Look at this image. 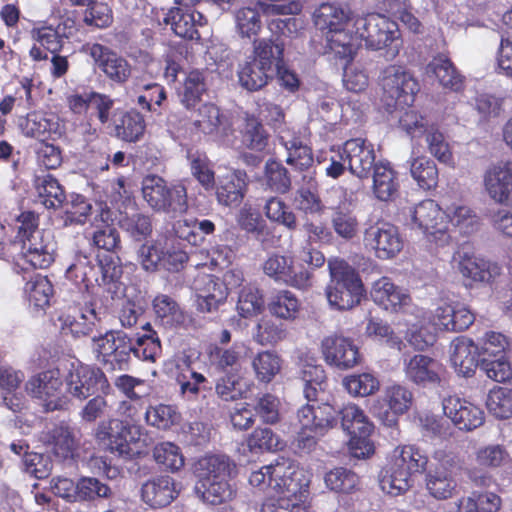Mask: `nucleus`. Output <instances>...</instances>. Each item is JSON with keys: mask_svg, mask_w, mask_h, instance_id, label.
I'll return each instance as SVG.
<instances>
[{"mask_svg": "<svg viewBox=\"0 0 512 512\" xmlns=\"http://www.w3.org/2000/svg\"><path fill=\"white\" fill-rule=\"evenodd\" d=\"M141 328L146 332L127 333L123 330H107L92 336L97 359L112 370L126 371L132 358L155 362L161 353L160 340L149 323Z\"/></svg>", "mask_w": 512, "mask_h": 512, "instance_id": "nucleus-1", "label": "nucleus"}, {"mask_svg": "<svg viewBox=\"0 0 512 512\" xmlns=\"http://www.w3.org/2000/svg\"><path fill=\"white\" fill-rule=\"evenodd\" d=\"M427 455L414 445L397 447L390 466L382 473L379 484L383 492L398 496L412 485V475L422 473L427 466Z\"/></svg>", "mask_w": 512, "mask_h": 512, "instance_id": "nucleus-2", "label": "nucleus"}, {"mask_svg": "<svg viewBox=\"0 0 512 512\" xmlns=\"http://www.w3.org/2000/svg\"><path fill=\"white\" fill-rule=\"evenodd\" d=\"M331 282L326 288L329 305L337 310H349L358 305L363 296V284L356 273L344 260H328Z\"/></svg>", "mask_w": 512, "mask_h": 512, "instance_id": "nucleus-3", "label": "nucleus"}, {"mask_svg": "<svg viewBox=\"0 0 512 512\" xmlns=\"http://www.w3.org/2000/svg\"><path fill=\"white\" fill-rule=\"evenodd\" d=\"M337 424V411L330 404H307L297 411L295 445L303 452L312 451L318 440Z\"/></svg>", "mask_w": 512, "mask_h": 512, "instance_id": "nucleus-4", "label": "nucleus"}, {"mask_svg": "<svg viewBox=\"0 0 512 512\" xmlns=\"http://www.w3.org/2000/svg\"><path fill=\"white\" fill-rule=\"evenodd\" d=\"M353 28L366 46L372 50L387 48L386 58H395L400 50L402 41L398 24L381 14H368L353 21Z\"/></svg>", "mask_w": 512, "mask_h": 512, "instance_id": "nucleus-5", "label": "nucleus"}, {"mask_svg": "<svg viewBox=\"0 0 512 512\" xmlns=\"http://www.w3.org/2000/svg\"><path fill=\"white\" fill-rule=\"evenodd\" d=\"M141 190L143 199L155 212L177 217L188 210L187 189L181 183L169 186L162 177L147 175Z\"/></svg>", "mask_w": 512, "mask_h": 512, "instance_id": "nucleus-6", "label": "nucleus"}, {"mask_svg": "<svg viewBox=\"0 0 512 512\" xmlns=\"http://www.w3.org/2000/svg\"><path fill=\"white\" fill-rule=\"evenodd\" d=\"M380 83L383 89L382 101L388 112L402 110L414 102L415 94L419 90L417 81L403 67L389 65L380 75Z\"/></svg>", "mask_w": 512, "mask_h": 512, "instance_id": "nucleus-7", "label": "nucleus"}, {"mask_svg": "<svg viewBox=\"0 0 512 512\" xmlns=\"http://www.w3.org/2000/svg\"><path fill=\"white\" fill-rule=\"evenodd\" d=\"M17 238L21 241V256L34 268H46L52 261L51 246L44 243L43 232L38 229V217L33 212L22 213Z\"/></svg>", "mask_w": 512, "mask_h": 512, "instance_id": "nucleus-8", "label": "nucleus"}, {"mask_svg": "<svg viewBox=\"0 0 512 512\" xmlns=\"http://www.w3.org/2000/svg\"><path fill=\"white\" fill-rule=\"evenodd\" d=\"M337 415L341 416V426L350 436L349 447L356 458H366L374 452L370 436L374 425L365 412L356 404L345 405Z\"/></svg>", "mask_w": 512, "mask_h": 512, "instance_id": "nucleus-9", "label": "nucleus"}, {"mask_svg": "<svg viewBox=\"0 0 512 512\" xmlns=\"http://www.w3.org/2000/svg\"><path fill=\"white\" fill-rule=\"evenodd\" d=\"M91 244L104 251L97 255L98 267L104 284L117 281L122 275L121 260L118 252L121 240L118 230L111 225L97 228L90 237Z\"/></svg>", "mask_w": 512, "mask_h": 512, "instance_id": "nucleus-10", "label": "nucleus"}, {"mask_svg": "<svg viewBox=\"0 0 512 512\" xmlns=\"http://www.w3.org/2000/svg\"><path fill=\"white\" fill-rule=\"evenodd\" d=\"M406 216L410 219L413 228L422 230L430 239L439 246H445L450 241L444 222V211L432 199H426L416 205L405 209Z\"/></svg>", "mask_w": 512, "mask_h": 512, "instance_id": "nucleus-11", "label": "nucleus"}, {"mask_svg": "<svg viewBox=\"0 0 512 512\" xmlns=\"http://www.w3.org/2000/svg\"><path fill=\"white\" fill-rule=\"evenodd\" d=\"M65 383L67 392L80 401L98 392L105 393L109 388V382L100 368L82 363L71 364Z\"/></svg>", "mask_w": 512, "mask_h": 512, "instance_id": "nucleus-12", "label": "nucleus"}, {"mask_svg": "<svg viewBox=\"0 0 512 512\" xmlns=\"http://www.w3.org/2000/svg\"><path fill=\"white\" fill-rule=\"evenodd\" d=\"M265 275L276 282L286 284L300 290H306L312 286V270L295 266L293 260L284 255L273 253L262 264Z\"/></svg>", "mask_w": 512, "mask_h": 512, "instance_id": "nucleus-13", "label": "nucleus"}, {"mask_svg": "<svg viewBox=\"0 0 512 512\" xmlns=\"http://www.w3.org/2000/svg\"><path fill=\"white\" fill-rule=\"evenodd\" d=\"M63 382L58 369H50L32 376L25 384L28 394L42 402L46 412L61 409L65 400Z\"/></svg>", "mask_w": 512, "mask_h": 512, "instance_id": "nucleus-14", "label": "nucleus"}, {"mask_svg": "<svg viewBox=\"0 0 512 512\" xmlns=\"http://www.w3.org/2000/svg\"><path fill=\"white\" fill-rule=\"evenodd\" d=\"M136 434H139V426L120 419L102 421L95 431V437L102 446L125 458L131 454L129 441L135 440Z\"/></svg>", "mask_w": 512, "mask_h": 512, "instance_id": "nucleus-15", "label": "nucleus"}, {"mask_svg": "<svg viewBox=\"0 0 512 512\" xmlns=\"http://www.w3.org/2000/svg\"><path fill=\"white\" fill-rule=\"evenodd\" d=\"M363 241L380 259L394 257L403 247L397 227L383 220L365 228Z\"/></svg>", "mask_w": 512, "mask_h": 512, "instance_id": "nucleus-16", "label": "nucleus"}, {"mask_svg": "<svg viewBox=\"0 0 512 512\" xmlns=\"http://www.w3.org/2000/svg\"><path fill=\"white\" fill-rule=\"evenodd\" d=\"M382 401L372 406V412L386 426L392 427L397 423L396 416L406 413L412 406L413 393L403 385L393 384L385 388Z\"/></svg>", "mask_w": 512, "mask_h": 512, "instance_id": "nucleus-17", "label": "nucleus"}, {"mask_svg": "<svg viewBox=\"0 0 512 512\" xmlns=\"http://www.w3.org/2000/svg\"><path fill=\"white\" fill-rule=\"evenodd\" d=\"M268 467L270 482L267 485L276 494L296 498L306 485L301 479L302 472L298 470L297 464L289 458L279 457Z\"/></svg>", "mask_w": 512, "mask_h": 512, "instance_id": "nucleus-18", "label": "nucleus"}, {"mask_svg": "<svg viewBox=\"0 0 512 512\" xmlns=\"http://www.w3.org/2000/svg\"><path fill=\"white\" fill-rule=\"evenodd\" d=\"M342 147L350 173L359 179L370 178L378 163L373 144L363 138H353L347 140Z\"/></svg>", "mask_w": 512, "mask_h": 512, "instance_id": "nucleus-19", "label": "nucleus"}, {"mask_svg": "<svg viewBox=\"0 0 512 512\" xmlns=\"http://www.w3.org/2000/svg\"><path fill=\"white\" fill-rule=\"evenodd\" d=\"M442 406L446 417L459 430L472 431L484 423L483 410L465 399L449 396L443 399Z\"/></svg>", "mask_w": 512, "mask_h": 512, "instance_id": "nucleus-20", "label": "nucleus"}, {"mask_svg": "<svg viewBox=\"0 0 512 512\" xmlns=\"http://www.w3.org/2000/svg\"><path fill=\"white\" fill-rule=\"evenodd\" d=\"M431 321L439 330L461 332L473 324L475 316L463 303L442 302L435 308Z\"/></svg>", "mask_w": 512, "mask_h": 512, "instance_id": "nucleus-21", "label": "nucleus"}, {"mask_svg": "<svg viewBox=\"0 0 512 512\" xmlns=\"http://www.w3.org/2000/svg\"><path fill=\"white\" fill-rule=\"evenodd\" d=\"M403 371L408 381L420 387L435 386L441 382V364L427 355L405 357Z\"/></svg>", "mask_w": 512, "mask_h": 512, "instance_id": "nucleus-22", "label": "nucleus"}, {"mask_svg": "<svg viewBox=\"0 0 512 512\" xmlns=\"http://www.w3.org/2000/svg\"><path fill=\"white\" fill-rule=\"evenodd\" d=\"M321 351L326 363L339 369H350L360 359L358 348L353 341L337 334L323 338Z\"/></svg>", "mask_w": 512, "mask_h": 512, "instance_id": "nucleus-23", "label": "nucleus"}, {"mask_svg": "<svg viewBox=\"0 0 512 512\" xmlns=\"http://www.w3.org/2000/svg\"><path fill=\"white\" fill-rule=\"evenodd\" d=\"M89 55L93 58L98 68L111 81L123 84L131 76V65L129 62L110 48L95 43L89 47Z\"/></svg>", "mask_w": 512, "mask_h": 512, "instance_id": "nucleus-24", "label": "nucleus"}, {"mask_svg": "<svg viewBox=\"0 0 512 512\" xmlns=\"http://www.w3.org/2000/svg\"><path fill=\"white\" fill-rule=\"evenodd\" d=\"M484 184L492 200L512 207V162H500L490 167L485 173Z\"/></svg>", "mask_w": 512, "mask_h": 512, "instance_id": "nucleus-25", "label": "nucleus"}, {"mask_svg": "<svg viewBox=\"0 0 512 512\" xmlns=\"http://www.w3.org/2000/svg\"><path fill=\"white\" fill-rule=\"evenodd\" d=\"M196 305L200 312L211 313L223 304L228 296L226 284L219 278L203 274L194 280Z\"/></svg>", "mask_w": 512, "mask_h": 512, "instance_id": "nucleus-26", "label": "nucleus"}, {"mask_svg": "<svg viewBox=\"0 0 512 512\" xmlns=\"http://www.w3.org/2000/svg\"><path fill=\"white\" fill-rule=\"evenodd\" d=\"M370 294L373 301L387 311H410L412 301L410 295L405 289L396 286L388 277L376 280Z\"/></svg>", "mask_w": 512, "mask_h": 512, "instance_id": "nucleus-27", "label": "nucleus"}, {"mask_svg": "<svg viewBox=\"0 0 512 512\" xmlns=\"http://www.w3.org/2000/svg\"><path fill=\"white\" fill-rule=\"evenodd\" d=\"M193 126L203 134L210 135L221 142H226L233 133L230 119L211 103L204 104L198 109Z\"/></svg>", "mask_w": 512, "mask_h": 512, "instance_id": "nucleus-28", "label": "nucleus"}, {"mask_svg": "<svg viewBox=\"0 0 512 512\" xmlns=\"http://www.w3.org/2000/svg\"><path fill=\"white\" fill-rule=\"evenodd\" d=\"M450 360L458 375L471 377L480 366L478 345L464 336L455 338L450 344Z\"/></svg>", "mask_w": 512, "mask_h": 512, "instance_id": "nucleus-29", "label": "nucleus"}, {"mask_svg": "<svg viewBox=\"0 0 512 512\" xmlns=\"http://www.w3.org/2000/svg\"><path fill=\"white\" fill-rule=\"evenodd\" d=\"M236 464L226 455L213 454L200 458L194 466L197 482L207 483L222 479H233Z\"/></svg>", "mask_w": 512, "mask_h": 512, "instance_id": "nucleus-30", "label": "nucleus"}, {"mask_svg": "<svg viewBox=\"0 0 512 512\" xmlns=\"http://www.w3.org/2000/svg\"><path fill=\"white\" fill-rule=\"evenodd\" d=\"M454 261L457 262L459 272L475 282L489 283L500 274L501 270L498 264L465 251L457 252Z\"/></svg>", "mask_w": 512, "mask_h": 512, "instance_id": "nucleus-31", "label": "nucleus"}, {"mask_svg": "<svg viewBox=\"0 0 512 512\" xmlns=\"http://www.w3.org/2000/svg\"><path fill=\"white\" fill-rule=\"evenodd\" d=\"M351 26L353 27L352 22ZM349 27L350 25H343L325 34L329 53L344 61L345 65L354 58L361 40L357 29L353 34Z\"/></svg>", "mask_w": 512, "mask_h": 512, "instance_id": "nucleus-32", "label": "nucleus"}, {"mask_svg": "<svg viewBox=\"0 0 512 512\" xmlns=\"http://www.w3.org/2000/svg\"><path fill=\"white\" fill-rule=\"evenodd\" d=\"M261 13L268 15L266 2L261 0H248L235 10V27L240 37L251 38L258 35L262 27Z\"/></svg>", "mask_w": 512, "mask_h": 512, "instance_id": "nucleus-33", "label": "nucleus"}, {"mask_svg": "<svg viewBox=\"0 0 512 512\" xmlns=\"http://www.w3.org/2000/svg\"><path fill=\"white\" fill-rule=\"evenodd\" d=\"M44 440L52 445V450L61 460H71L79 447L80 431L68 424L61 423L48 431Z\"/></svg>", "mask_w": 512, "mask_h": 512, "instance_id": "nucleus-34", "label": "nucleus"}, {"mask_svg": "<svg viewBox=\"0 0 512 512\" xmlns=\"http://www.w3.org/2000/svg\"><path fill=\"white\" fill-rule=\"evenodd\" d=\"M370 177L372 178V193L377 200L389 202L396 199L399 194L400 182L397 172L389 162L378 161Z\"/></svg>", "mask_w": 512, "mask_h": 512, "instance_id": "nucleus-35", "label": "nucleus"}, {"mask_svg": "<svg viewBox=\"0 0 512 512\" xmlns=\"http://www.w3.org/2000/svg\"><path fill=\"white\" fill-rule=\"evenodd\" d=\"M142 499L153 508L169 505L178 495L176 483L169 476H158L146 481L141 488Z\"/></svg>", "mask_w": 512, "mask_h": 512, "instance_id": "nucleus-36", "label": "nucleus"}, {"mask_svg": "<svg viewBox=\"0 0 512 512\" xmlns=\"http://www.w3.org/2000/svg\"><path fill=\"white\" fill-rule=\"evenodd\" d=\"M248 189V176L244 170H235L231 175L221 180L216 189L217 201L220 205L238 207Z\"/></svg>", "mask_w": 512, "mask_h": 512, "instance_id": "nucleus-37", "label": "nucleus"}, {"mask_svg": "<svg viewBox=\"0 0 512 512\" xmlns=\"http://www.w3.org/2000/svg\"><path fill=\"white\" fill-rule=\"evenodd\" d=\"M239 85L249 91L255 92L264 88L272 78L270 68L255 60L251 56L239 63L237 69Z\"/></svg>", "mask_w": 512, "mask_h": 512, "instance_id": "nucleus-38", "label": "nucleus"}, {"mask_svg": "<svg viewBox=\"0 0 512 512\" xmlns=\"http://www.w3.org/2000/svg\"><path fill=\"white\" fill-rule=\"evenodd\" d=\"M153 308L157 318L166 327L186 328L192 321L191 316L168 295L156 296L153 300Z\"/></svg>", "mask_w": 512, "mask_h": 512, "instance_id": "nucleus-39", "label": "nucleus"}, {"mask_svg": "<svg viewBox=\"0 0 512 512\" xmlns=\"http://www.w3.org/2000/svg\"><path fill=\"white\" fill-rule=\"evenodd\" d=\"M194 492L206 504L221 505L232 501L237 489L232 479H222L207 483L196 482Z\"/></svg>", "mask_w": 512, "mask_h": 512, "instance_id": "nucleus-40", "label": "nucleus"}, {"mask_svg": "<svg viewBox=\"0 0 512 512\" xmlns=\"http://www.w3.org/2000/svg\"><path fill=\"white\" fill-rule=\"evenodd\" d=\"M313 21L316 28L326 34L334 28L351 25L353 19L347 7L336 3H322L313 13Z\"/></svg>", "mask_w": 512, "mask_h": 512, "instance_id": "nucleus-41", "label": "nucleus"}, {"mask_svg": "<svg viewBox=\"0 0 512 512\" xmlns=\"http://www.w3.org/2000/svg\"><path fill=\"white\" fill-rule=\"evenodd\" d=\"M113 125L115 137L129 143L138 142L146 128L144 117L135 109L115 115Z\"/></svg>", "mask_w": 512, "mask_h": 512, "instance_id": "nucleus-42", "label": "nucleus"}, {"mask_svg": "<svg viewBox=\"0 0 512 512\" xmlns=\"http://www.w3.org/2000/svg\"><path fill=\"white\" fill-rule=\"evenodd\" d=\"M34 187L38 201L47 209H58L64 205L66 200L65 190L53 175L48 173L37 175L34 180Z\"/></svg>", "mask_w": 512, "mask_h": 512, "instance_id": "nucleus-43", "label": "nucleus"}, {"mask_svg": "<svg viewBox=\"0 0 512 512\" xmlns=\"http://www.w3.org/2000/svg\"><path fill=\"white\" fill-rule=\"evenodd\" d=\"M63 329H67L74 337L91 336L94 332L101 333V313L94 308H85L78 316H66L63 321Z\"/></svg>", "mask_w": 512, "mask_h": 512, "instance_id": "nucleus-44", "label": "nucleus"}, {"mask_svg": "<svg viewBox=\"0 0 512 512\" xmlns=\"http://www.w3.org/2000/svg\"><path fill=\"white\" fill-rule=\"evenodd\" d=\"M283 52L284 42L279 36L272 35L270 38H261L254 41L251 57L273 72L274 66L278 68L282 65Z\"/></svg>", "mask_w": 512, "mask_h": 512, "instance_id": "nucleus-45", "label": "nucleus"}, {"mask_svg": "<svg viewBox=\"0 0 512 512\" xmlns=\"http://www.w3.org/2000/svg\"><path fill=\"white\" fill-rule=\"evenodd\" d=\"M299 374L305 398L308 401L314 400L317 392L322 390V385L326 379L323 367L316 364L314 357L301 358Z\"/></svg>", "mask_w": 512, "mask_h": 512, "instance_id": "nucleus-46", "label": "nucleus"}, {"mask_svg": "<svg viewBox=\"0 0 512 512\" xmlns=\"http://www.w3.org/2000/svg\"><path fill=\"white\" fill-rule=\"evenodd\" d=\"M428 72H432L440 84L453 91L463 88L464 77L458 72L451 60L445 55L435 57L427 66Z\"/></svg>", "mask_w": 512, "mask_h": 512, "instance_id": "nucleus-47", "label": "nucleus"}, {"mask_svg": "<svg viewBox=\"0 0 512 512\" xmlns=\"http://www.w3.org/2000/svg\"><path fill=\"white\" fill-rule=\"evenodd\" d=\"M331 226L341 239L350 241L359 233V220L352 209L346 205L332 207Z\"/></svg>", "mask_w": 512, "mask_h": 512, "instance_id": "nucleus-48", "label": "nucleus"}, {"mask_svg": "<svg viewBox=\"0 0 512 512\" xmlns=\"http://www.w3.org/2000/svg\"><path fill=\"white\" fill-rule=\"evenodd\" d=\"M249 388L248 381L233 371L219 377L215 384L217 396L226 402L245 398Z\"/></svg>", "mask_w": 512, "mask_h": 512, "instance_id": "nucleus-49", "label": "nucleus"}, {"mask_svg": "<svg viewBox=\"0 0 512 512\" xmlns=\"http://www.w3.org/2000/svg\"><path fill=\"white\" fill-rule=\"evenodd\" d=\"M210 75L207 69H194L187 74L182 94V103L187 108L194 107L207 91Z\"/></svg>", "mask_w": 512, "mask_h": 512, "instance_id": "nucleus-50", "label": "nucleus"}, {"mask_svg": "<svg viewBox=\"0 0 512 512\" xmlns=\"http://www.w3.org/2000/svg\"><path fill=\"white\" fill-rule=\"evenodd\" d=\"M444 216L461 233L466 235L476 232L480 226V219L477 214L470 207L460 203L447 206L444 210Z\"/></svg>", "mask_w": 512, "mask_h": 512, "instance_id": "nucleus-51", "label": "nucleus"}, {"mask_svg": "<svg viewBox=\"0 0 512 512\" xmlns=\"http://www.w3.org/2000/svg\"><path fill=\"white\" fill-rule=\"evenodd\" d=\"M237 223L242 230L251 234L261 243H264L269 235L266 221L250 204H244L241 207L237 215Z\"/></svg>", "mask_w": 512, "mask_h": 512, "instance_id": "nucleus-52", "label": "nucleus"}, {"mask_svg": "<svg viewBox=\"0 0 512 512\" xmlns=\"http://www.w3.org/2000/svg\"><path fill=\"white\" fill-rule=\"evenodd\" d=\"M300 307L299 299L289 290L278 291L268 302L270 313L284 320H294L299 314Z\"/></svg>", "mask_w": 512, "mask_h": 512, "instance_id": "nucleus-53", "label": "nucleus"}, {"mask_svg": "<svg viewBox=\"0 0 512 512\" xmlns=\"http://www.w3.org/2000/svg\"><path fill=\"white\" fill-rule=\"evenodd\" d=\"M279 140L288 152L287 164L300 171L309 172L314 163L311 148L303 145L297 138L287 139L280 135Z\"/></svg>", "mask_w": 512, "mask_h": 512, "instance_id": "nucleus-54", "label": "nucleus"}, {"mask_svg": "<svg viewBox=\"0 0 512 512\" xmlns=\"http://www.w3.org/2000/svg\"><path fill=\"white\" fill-rule=\"evenodd\" d=\"M457 483L453 475L448 471L435 468L426 475V488L429 494L438 500L451 498Z\"/></svg>", "mask_w": 512, "mask_h": 512, "instance_id": "nucleus-55", "label": "nucleus"}, {"mask_svg": "<svg viewBox=\"0 0 512 512\" xmlns=\"http://www.w3.org/2000/svg\"><path fill=\"white\" fill-rule=\"evenodd\" d=\"M264 183L272 192L286 194L291 189L289 171L281 163L269 160L264 168Z\"/></svg>", "mask_w": 512, "mask_h": 512, "instance_id": "nucleus-56", "label": "nucleus"}, {"mask_svg": "<svg viewBox=\"0 0 512 512\" xmlns=\"http://www.w3.org/2000/svg\"><path fill=\"white\" fill-rule=\"evenodd\" d=\"M265 216L271 221L285 226L289 230L297 227L296 215L289 209L287 204L277 196L266 199L263 206Z\"/></svg>", "mask_w": 512, "mask_h": 512, "instance_id": "nucleus-57", "label": "nucleus"}, {"mask_svg": "<svg viewBox=\"0 0 512 512\" xmlns=\"http://www.w3.org/2000/svg\"><path fill=\"white\" fill-rule=\"evenodd\" d=\"M410 172L418 186L424 190L436 187L438 182V169L433 160L427 157L415 158L410 165Z\"/></svg>", "mask_w": 512, "mask_h": 512, "instance_id": "nucleus-58", "label": "nucleus"}, {"mask_svg": "<svg viewBox=\"0 0 512 512\" xmlns=\"http://www.w3.org/2000/svg\"><path fill=\"white\" fill-rule=\"evenodd\" d=\"M208 357L211 367L216 371L224 374L230 371L239 373L241 355L236 347L221 348L215 346L211 348Z\"/></svg>", "mask_w": 512, "mask_h": 512, "instance_id": "nucleus-59", "label": "nucleus"}, {"mask_svg": "<svg viewBox=\"0 0 512 512\" xmlns=\"http://www.w3.org/2000/svg\"><path fill=\"white\" fill-rule=\"evenodd\" d=\"M486 406L490 414L498 419L512 417V389L497 387L490 390Z\"/></svg>", "mask_w": 512, "mask_h": 512, "instance_id": "nucleus-60", "label": "nucleus"}, {"mask_svg": "<svg viewBox=\"0 0 512 512\" xmlns=\"http://www.w3.org/2000/svg\"><path fill=\"white\" fill-rule=\"evenodd\" d=\"M25 293L29 302L36 308L49 305L53 294V286L46 276L36 275L25 284Z\"/></svg>", "mask_w": 512, "mask_h": 512, "instance_id": "nucleus-61", "label": "nucleus"}, {"mask_svg": "<svg viewBox=\"0 0 512 512\" xmlns=\"http://www.w3.org/2000/svg\"><path fill=\"white\" fill-rule=\"evenodd\" d=\"M252 367L259 381L269 383L279 373L281 359L275 352L263 351L253 358Z\"/></svg>", "mask_w": 512, "mask_h": 512, "instance_id": "nucleus-62", "label": "nucleus"}, {"mask_svg": "<svg viewBox=\"0 0 512 512\" xmlns=\"http://www.w3.org/2000/svg\"><path fill=\"white\" fill-rule=\"evenodd\" d=\"M153 458L157 464L172 472L180 470L185 463L180 448L172 442H162L153 448Z\"/></svg>", "mask_w": 512, "mask_h": 512, "instance_id": "nucleus-63", "label": "nucleus"}, {"mask_svg": "<svg viewBox=\"0 0 512 512\" xmlns=\"http://www.w3.org/2000/svg\"><path fill=\"white\" fill-rule=\"evenodd\" d=\"M326 486L337 493H351L358 485V476L350 469L337 467L325 475Z\"/></svg>", "mask_w": 512, "mask_h": 512, "instance_id": "nucleus-64", "label": "nucleus"}]
</instances>
